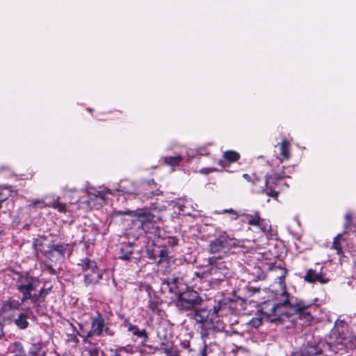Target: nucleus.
Returning a JSON list of instances; mask_svg holds the SVG:
<instances>
[{
    "label": "nucleus",
    "instance_id": "7ed1b4c3",
    "mask_svg": "<svg viewBox=\"0 0 356 356\" xmlns=\"http://www.w3.org/2000/svg\"><path fill=\"white\" fill-rule=\"evenodd\" d=\"M36 281L33 277L29 276H21L16 282L17 289L22 293V302L27 300L35 301V296L31 294V291L36 289Z\"/></svg>",
    "mask_w": 356,
    "mask_h": 356
},
{
    "label": "nucleus",
    "instance_id": "49530a36",
    "mask_svg": "<svg viewBox=\"0 0 356 356\" xmlns=\"http://www.w3.org/2000/svg\"><path fill=\"white\" fill-rule=\"evenodd\" d=\"M181 346L184 348H188L189 347V342L187 341L182 342Z\"/></svg>",
    "mask_w": 356,
    "mask_h": 356
},
{
    "label": "nucleus",
    "instance_id": "5701e85b",
    "mask_svg": "<svg viewBox=\"0 0 356 356\" xmlns=\"http://www.w3.org/2000/svg\"><path fill=\"white\" fill-rule=\"evenodd\" d=\"M133 254V246H120L118 250L117 254L121 259H129Z\"/></svg>",
    "mask_w": 356,
    "mask_h": 356
},
{
    "label": "nucleus",
    "instance_id": "f3484780",
    "mask_svg": "<svg viewBox=\"0 0 356 356\" xmlns=\"http://www.w3.org/2000/svg\"><path fill=\"white\" fill-rule=\"evenodd\" d=\"M24 302L19 301L17 300H14L11 298H9L6 301L2 302L1 307V312L3 313L8 312L11 310H17L19 309V307Z\"/></svg>",
    "mask_w": 356,
    "mask_h": 356
},
{
    "label": "nucleus",
    "instance_id": "c85d7f7f",
    "mask_svg": "<svg viewBox=\"0 0 356 356\" xmlns=\"http://www.w3.org/2000/svg\"><path fill=\"white\" fill-rule=\"evenodd\" d=\"M177 204L183 211H185V209L191 207L192 209H195V207H197V204L195 203L193 204L192 200L190 199L179 200L177 202Z\"/></svg>",
    "mask_w": 356,
    "mask_h": 356
},
{
    "label": "nucleus",
    "instance_id": "cd10ccee",
    "mask_svg": "<svg viewBox=\"0 0 356 356\" xmlns=\"http://www.w3.org/2000/svg\"><path fill=\"white\" fill-rule=\"evenodd\" d=\"M223 158L229 163L237 161L240 159V154L236 151L228 150L223 153Z\"/></svg>",
    "mask_w": 356,
    "mask_h": 356
},
{
    "label": "nucleus",
    "instance_id": "dca6fc26",
    "mask_svg": "<svg viewBox=\"0 0 356 356\" xmlns=\"http://www.w3.org/2000/svg\"><path fill=\"white\" fill-rule=\"evenodd\" d=\"M160 346V349L165 353L166 356H179V351L174 348L173 343L170 339L165 337Z\"/></svg>",
    "mask_w": 356,
    "mask_h": 356
},
{
    "label": "nucleus",
    "instance_id": "a878e982",
    "mask_svg": "<svg viewBox=\"0 0 356 356\" xmlns=\"http://www.w3.org/2000/svg\"><path fill=\"white\" fill-rule=\"evenodd\" d=\"M59 200L60 197H57V198L54 202L47 203V207H52L60 213H65L67 211L66 204L60 202Z\"/></svg>",
    "mask_w": 356,
    "mask_h": 356
},
{
    "label": "nucleus",
    "instance_id": "09e8293b",
    "mask_svg": "<svg viewBox=\"0 0 356 356\" xmlns=\"http://www.w3.org/2000/svg\"><path fill=\"white\" fill-rule=\"evenodd\" d=\"M218 246H211V248L210 250V252H214V251H216V248H218Z\"/></svg>",
    "mask_w": 356,
    "mask_h": 356
},
{
    "label": "nucleus",
    "instance_id": "a19ab883",
    "mask_svg": "<svg viewBox=\"0 0 356 356\" xmlns=\"http://www.w3.org/2000/svg\"><path fill=\"white\" fill-rule=\"evenodd\" d=\"M63 248V246H58V245H56V246H52L51 247V249L49 250V252L50 253H53V252H58L59 254H62L61 253V248Z\"/></svg>",
    "mask_w": 356,
    "mask_h": 356
},
{
    "label": "nucleus",
    "instance_id": "ea45409f",
    "mask_svg": "<svg viewBox=\"0 0 356 356\" xmlns=\"http://www.w3.org/2000/svg\"><path fill=\"white\" fill-rule=\"evenodd\" d=\"M125 350L124 347H120L115 350L111 349V351L112 352V354L111 356H121L119 353V350Z\"/></svg>",
    "mask_w": 356,
    "mask_h": 356
},
{
    "label": "nucleus",
    "instance_id": "58836bf2",
    "mask_svg": "<svg viewBox=\"0 0 356 356\" xmlns=\"http://www.w3.org/2000/svg\"><path fill=\"white\" fill-rule=\"evenodd\" d=\"M89 356H99L98 348L93 347L88 350Z\"/></svg>",
    "mask_w": 356,
    "mask_h": 356
},
{
    "label": "nucleus",
    "instance_id": "39448f33",
    "mask_svg": "<svg viewBox=\"0 0 356 356\" xmlns=\"http://www.w3.org/2000/svg\"><path fill=\"white\" fill-rule=\"evenodd\" d=\"M220 306H214L212 310L207 308L195 309L188 314V316L197 323L213 322L218 316Z\"/></svg>",
    "mask_w": 356,
    "mask_h": 356
},
{
    "label": "nucleus",
    "instance_id": "de8ad7c7",
    "mask_svg": "<svg viewBox=\"0 0 356 356\" xmlns=\"http://www.w3.org/2000/svg\"><path fill=\"white\" fill-rule=\"evenodd\" d=\"M218 164L220 165L222 168H225V165L224 164V161H222V160H218Z\"/></svg>",
    "mask_w": 356,
    "mask_h": 356
},
{
    "label": "nucleus",
    "instance_id": "aec40b11",
    "mask_svg": "<svg viewBox=\"0 0 356 356\" xmlns=\"http://www.w3.org/2000/svg\"><path fill=\"white\" fill-rule=\"evenodd\" d=\"M78 265L81 266L83 273L98 268L96 262L94 260H91L88 258L82 259L81 263H79Z\"/></svg>",
    "mask_w": 356,
    "mask_h": 356
},
{
    "label": "nucleus",
    "instance_id": "f8f14e48",
    "mask_svg": "<svg viewBox=\"0 0 356 356\" xmlns=\"http://www.w3.org/2000/svg\"><path fill=\"white\" fill-rule=\"evenodd\" d=\"M211 270L212 273L209 282L214 284L224 280L227 273V270L224 268L222 264L220 266L213 265Z\"/></svg>",
    "mask_w": 356,
    "mask_h": 356
},
{
    "label": "nucleus",
    "instance_id": "f03ea898",
    "mask_svg": "<svg viewBox=\"0 0 356 356\" xmlns=\"http://www.w3.org/2000/svg\"><path fill=\"white\" fill-rule=\"evenodd\" d=\"M202 302V298L197 292L188 289L179 293L176 300V306L181 311H188L200 305Z\"/></svg>",
    "mask_w": 356,
    "mask_h": 356
},
{
    "label": "nucleus",
    "instance_id": "bb28decb",
    "mask_svg": "<svg viewBox=\"0 0 356 356\" xmlns=\"http://www.w3.org/2000/svg\"><path fill=\"white\" fill-rule=\"evenodd\" d=\"M42 343H36L31 345L29 349V356H45V353H40Z\"/></svg>",
    "mask_w": 356,
    "mask_h": 356
},
{
    "label": "nucleus",
    "instance_id": "393cba45",
    "mask_svg": "<svg viewBox=\"0 0 356 356\" xmlns=\"http://www.w3.org/2000/svg\"><path fill=\"white\" fill-rule=\"evenodd\" d=\"M280 154L283 159H289L290 157L289 142L286 139H283L280 143Z\"/></svg>",
    "mask_w": 356,
    "mask_h": 356
},
{
    "label": "nucleus",
    "instance_id": "f257e3e1",
    "mask_svg": "<svg viewBox=\"0 0 356 356\" xmlns=\"http://www.w3.org/2000/svg\"><path fill=\"white\" fill-rule=\"evenodd\" d=\"M282 294L285 297V299L272 307V313L276 319L280 321H284V317H289L295 314L300 315H304L305 314H309L306 312L309 305H305L303 302H300L298 303H292L288 298L289 293L284 289ZM275 320V318L274 319Z\"/></svg>",
    "mask_w": 356,
    "mask_h": 356
},
{
    "label": "nucleus",
    "instance_id": "4be33fe9",
    "mask_svg": "<svg viewBox=\"0 0 356 356\" xmlns=\"http://www.w3.org/2000/svg\"><path fill=\"white\" fill-rule=\"evenodd\" d=\"M184 156H181L180 155H177V156H166L163 159V160H164V163L165 165L171 166L172 168V169L174 170V168L176 166H178L179 165V163L184 160Z\"/></svg>",
    "mask_w": 356,
    "mask_h": 356
},
{
    "label": "nucleus",
    "instance_id": "473e14b6",
    "mask_svg": "<svg viewBox=\"0 0 356 356\" xmlns=\"http://www.w3.org/2000/svg\"><path fill=\"white\" fill-rule=\"evenodd\" d=\"M236 245L234 239L229 238L227 236H220L219 238L218 245Z\"/></svg>",
    "mask_w": 356,
    "mask_h": 356
},
{
    "label": "nucleus",
    "instance_id": "a211bd4d",
    "mask_svg": "<svg viewBox=\"0 0 356 356\" xmlns=\"http://www.w3.org/2000/svg\"><path fill=\"white\" fill-rule=\"evenodd\" d=\"M179 283V278H173V279H168L163 282V285H166L169 291L175 293L177 297L178 296L179 293H181L180 290L178 289V284Z\"/></svg>",
    "mask_w": 356,
    "mask_h": 356
},
{
    "label": "nucleus",
    "instance_id": "3c124183",
    "mask_svg": "<svg viewBox=\"0 0 356 356\" xmlns=\"http://www.w3.org/2000/svg\"><path fill=\"white\" fill-rule=\"evenodd\" d=\"M224 212L233 213V212H234V211H233V209H229V210L225 209V210H224Z\"/></svg>",
    "mask_w": 356,
    "mask_h": 356
},
{
    "label": "nucleus",
    "instance_id": "9b49d317",
    "mask_svg": "<svg viewBox=\"0 0 356 356\" xmlns=\"http://www.w3.org/2000/svg\"><path fill=\"white\" fill-rule=\"evenodd\" d=\"M152 249L147 248V252L148 257L152 259L156 260L157 258L159 259L156 261L160 264L164 261L168 257L167 251L160 248V246H150Z\"/></svg>",
    "mask_w": 356,
    "mask_h": 356
},
{
    "label": "nucleus",
    "instance_id": "c03bdc74",
    "mask_svg": "<svg viewBox=\"0 0 356 356\" xmlns=\"http://www.w3.org/2000/svg\"><path fill=\"white\" fill-rule=\"evenodd\" d=\"M342 237V234H338L334 238L333 241V245H337L338 243H340L341 241H339V238Z\"/></svg>",
    "mask_w": 356,
    "mask_h": 356
},
{
    "label": "nucleus",
    "instance_id": "1a4fd4ad",
    "mask_svg": "<svg viewBox=\"0 0 356 356\" xmlns=\"http://www.w3.org/2000/svg\"><path fill=\"white\" fill-rule=\"evenodd\" d=\"M85 191L88 195V204H90V202L99 199L101 200H104L105 198V195L107 193H109L110 191L107 188H104L103 190H97V188L90 186L88 183L86 184L85 187Z\"/></svg>",
    "mask_w": 356,
    "mask_h": 356
},
{
    "label": "nucleus",
    "instance_id": "b1692460",
    "mask_svg": "<svg viewBox=\"0 0 356 356\" xmlns=\"http://www.w3.org/2000/svg\"><path fill=\"white\" fill-rule=\"evenodd\" d=\"M322 350L318 346H307L304 352L301 353L303 356H315L321 354Z\"/></svg>",
    "mask_w": 356,
    "mask_h": 356
},
{
    "label": "nucleus",
    "instance_id": "20e7f679",
    "mask_svg": "<svg viewBox=\"0 0 356 356\" xmlns=\"http://www.w3.org/2000/svg\"><path fill=\"white\" fill-rule=\"evenodd\" d=\"M109 328L106 326L104 319L101 314L97 313V316L92 318L90 330L87 332L83 339L85 343L89 342L88 339L93 336H103L105 334H109Z\"/></svg>",
    "mask_w": 356,
    "mask_h": 356
},
{
    "label": "nucleus",
    "instance_id": "2eb2a0df",
    "mask_svg": "<svg viewBox=\"0 0 356 356\" xmlns=\"http://www.w3.org/2000/svg\"><path fill=\"white\" fill-rule=\"evenodd\" d=\"M124 327H127L129 332H131L133 336L136 337V338L143 339L144 341H146L148 339V335L145 329L140 330L138 326L131 324L129 320L125 319L124 321Z\"/></svg>",
    "mask_w": 356,
    "mask_h": 356
},
{
    "label": "nucleus",
    "instance_id": "2f4dec72",
    "mask_svg": "<svg viewBox=\"0 0 356 356\" xmlns=\"http://www.w3.org/2000/svg\"><path fill=\"white\" fill-rule=\"evenodd\" d=\"M50 289H44L42 288L38 294H33V296H35L36 300L35 301H31L33 303H40L42 302L44 300L45 296L47 294L49 293Z\"/></svg>",
    "mask_w": 356,
    "mask_h": 356
},
{
    "label": "nucleus",
    "instance_id": "0eeeda50",
    "mask_svg": "<svg viewBox=\"0 0 356 356\" xmlns=\"http://www.w3.org/2000/svg\"><path fill=\"white\" fill-rule=\"evenodd\" d=\"M161 218L160 216H155L151 212L138 213L134 216V222L138 223L139 227L147 232L150 229L151 225L156 223Z\"/></svg>",
    "mask_w": 356,
    "mask_h": 356
},
{
    "label": "nucleus",
    "instance_id": "72a5a7b5",
    "mask_svg": "<svg viewBox=\"0 0 356 356\" xmlns=\"http://www.w3.org/2000/svg\"><path fill=\"white\" fill-rule=\"evenodd\" d=\"M262 323H263V318L261 317L252 318L250 321V323H249V324L254 327H258L260 325H261Z\"/></svg>",
    "mask_w": 356,
    "mask_h": 356
},
{
    "label": "nucleus",
    "instance_id": "c9c22d12",
    "mask_svg": "<svg viewBox=\"0 0 356 356\" xmlns=\"http://www.w3.org/2000/svg\"><path fill=\"white\" fill-rule=\"evenodd\" d=\"M62 191L63 193V195L65 196H67L68 195V194L70 193H76L77 192V190L76 188H72V187H69V186H65L64 188H62Z\"/></svg>",
    "mask_w": 356,
    "mask_h": 356
},
{
    "label": "nucleus",
    "instance_id": "6ab92c4d",
    "mask_svg": "<svg viewBox=\"0 0 356 356\" xmlns=\"http://www.w3.org/2000/svg\"><path fill=\"white\" fill-rule=\"evenodd\" d=\"M211 268H213V264H209L208 266H206L205 267L200 269L199 270L196 271L195 273V275L197 277H199L200 279H205L206 280L209 282V280L211 277Z\"/></svg>",
    "mask_w": 356,
    "mask_h": 356
},
{
    "label": "nucleus",
    "instance_id": "8fccbe9b",
    "mask_svg": "<svg viewBox=\"0 0 356 356\" xmlns=\"http://www.w3.org/2000/svg\"><path fill=\"white\" fill-rule=\"evenodd\" d=\"M332 247L334 248L337 250L338 253H339V250L341 249V246L335 245V246H332Z\"/></svg>",
    "mask_w": 356,
    "mask_h": 356
},
{
    "label": "nucleus",
    "instance_id": "37998d69",
    "mask_svg": "<svg viewBox=\"0 0 356 356\" xmlns=\"http://www.w3.org/2000/svg\"><path fill=\"white\" fill-rule=\"evenodd\" d=\"M186 157V161L189 162V161H191V159H193L195 157V154H193L191 153L187 152Z\"/></svg>",
    "mask_w": 356,
    "mask_h": 356
},
{
    "label": "nucleus",
    "instance_id": "79ce46f5",
    "mask_svg": "<svg viewBox=\"0 0 356 356\" xmlns=\"http://www.w3.org/2000/svg\"><path fill=\"white\" fill-rule=\"evenodd\" d=\"M69 341L73 342L75 344H76L79 342L78 338L74 334H71L69 337Z\"/></svg>",
    "mask_w": 356,
    "mask_h": 356
},
{
    "label": "nucleus",
    "instance_id": "ddd939ff",
    "mask_svg": "<svg viewBox=\"0 0 356 356\" xmlns=\"http://www.w3.org/2000/svg\"><path fill=\"white\" fill-rule=\"evenodd\" d=\"M280 181V179L277 177L269 176L266 178L264 181H262L265 185L266 189L263 190L265 191L267 195L270 197H277L278 191H276L275 187H273V184L277 185V182Z\"/></svg>",
    "mask_w": 356,
    "mask_h": 356
},
{
    "label": "nucleus",
    "instance_id": "f704fd0d",
    "mask_svg": "<svg viewBox=\"0 0 356 356\" xmlns=\"http://www.w3.org/2000/svg\"><path fill=\"white\" fill-rule=\"evenodd\" d=\"M243 178H245L248 181H252L253 184H256L257 182L260 181L259 179H257L254 175H250L248 174H243Z\"/></svg>",
    "mask_w": 356,
    "mask_h": 356
},
{
    "label": "nucleus",
    "instance_id": "c756f323",
    "mask_svg": "<svg viewBox=\"0 0 356 356\" xmlns=\"http://www.w3.org/2000/svg\"><path fill=\"white\" fill-rule=\"evenodd\" d=\"M26 318L27 316L24 313H21L15 319V323L19 328L25 329L29 325V322L27 321Z\"/></svg>",
    "mask_w": 356,
    "mask_h": 356
},
{
    "label": "nucleus",
    "instance_id": "a18cd8bd",
    "mask_svg": "<svg viewBox=\"0 0 356 356\" xmlns=\"http://www.w3.org/2000/svg\"><path fill=\"white\" fill-rule=\"evenodd\" d=\"M200 356H207V347L204 346L199 353Z\"/></svg>",
    "mask_w": 356,
    "mask_h": 356
},
{
    "label": "nucleus",
    "instance_id": "4468645a",
    "mask_svg": "<svg viewBox=\"0 0 356 356\" xmlns=\"http://www.w3.org/2000/svg\"><path fill=\"white\" fill-rule=\"evenodd\" d=\"M102 278V273L99 268L84 273V283L87 286L97 284Z\"/></svg>",
    "mask_w": 356,
    "mask_h": 356
},
{
    "label": "nucleus",
    "instance_id": "e433bc0d",
    "mask_svg": "<svg viewBox=\"0 0 356 356\" xmlns=\"http://www.w3.org/2000/svg\"><path fill=\"white\" fill-rule=\"evenodd\" d=\"M218 171L215 168H203L200 170V172L203 175H208L211 172H217Z\"/></svg>",
    "mask_w": 356,
    "mask_h": 356
},
{
    "label": "nucleus",
    "instance_id": "603ef678",
    "mask_svg": "<svg viewBox=\"0 0 356 356\" xmlns=\"http://www.w3.org/2000/svg\"><path fill=\"white\" fill-rule=\"evenodd\" d=\"M300 356H303L302 355H300Z\"/></svg>",
    "mask_w": 356,
    "mask_h": 356
},
{
    "label": "nucleus",
    "instance_id": "7c9ffc66",
    "mask_svg": "<svg viewBox=\"0 0 356 356\" xmlns=\"http://www.w3.org/2000/svg\"><path fill=\"white\" fill-rule=\"evenodd\" d=\"M270 270L273 273H277V271H280L277 278L280 280V284H282L287 274L286 269L280 266H273L270 267Z\"/></svg>",
    "mask_w": 356,
    "mask_h": 356
},
{
    "label": "nucleus",
    "instance_id": "4c0bfd02",
    "mask_svg": "<svg viewBox=\"0 0 356 356\" xmlns=\"http://www.w3.org/2000/svg\"><path fill=\"white\" fill-rule=\"evenodd\" d=\"M47 203H45L42 200H35L32 202L31 205L33 206H39L40 208H44L47 207Z\"/></svg>",
    "mask_w": 356,
    "mask_h": 356
},
{
    "label": "nucleus",
    "instance_id": "9d476101",
    "mask_svg": "<svg viewBox=\"0 0 356 356\" xmlns=\"http://www.w3.org/2000/svg\"><path fill=\"white\" fill-rule=\"evenodd\" d=\"M278 256L275 246L270 250H266L265 247H259L255 252V258L258 260L264 259L270 261L278 257Z\"/></svg>",
    "mask_w": 356,
    "mask_h": 356
},
{
    "label": "nucleus",
    "instance_id": "423d86ee",
    "mask_svg": "<svg viewBox=\"0 0 356 356\" xmlns=\"http://www.w3.org/2000/svg\"><path fill=\"white\" fill-rule=\"evenodd\" d=\"M241 220L253 227L254 232H265L269 227L268 223L259 216V212L254 215L242 213L240 214Z\"/></svg>",
    "mask_w": 356,
    "mask_h": 356
},
{
    "label": "nucleus",
    "instance_id": "412c9836",
    "mask_svg": "<svg viewBox=\"0 0 356 356\" xmlns=\"http://www.w3.org/2000/svg\"><path fill=\"white\" fill-rule=\"evenodd\" d=\"M8 351L10 353L12 354V356H24V355L23 346L19 341H16L13 343H11L9 346Z\"/></svg>",
    "mask_w": 356,
    "mask_h": 356
},
{
    "label": "nucleus",
    "instance_id": "6e6552de",
    "mask_svg": "<svg viewBox=\"0 0 356 356\" xmlns=\"http://www.w3.org/2000/svg\"><path fill=\"white\" fill-rule=\"evenodd\" d=\"M322 268H321V270L317 272L314 269H309L305 275L304 276V280L308 283H316L319 282L321 284H325L329 281L325 275L322 273Z\"/></svg>",
    "mask_w": 356,
    "mask_h": 356
}]
</instances>
